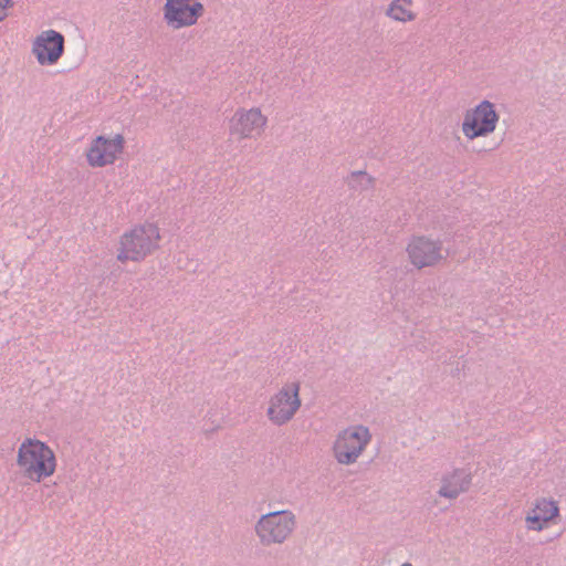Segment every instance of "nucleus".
Listing matches in <instances>:
<instances>
[{"label":"nucleus","instance_id":"obj_1","mask_svg":"<svg viewBox=\"0 0 566 566\" xmlns=\"http://www.w3.org/2000/svg\"><path fill=\"white\" fill-rule=\"evenodd\" d=\"M15 463L20 474L35 483L51 478L57 467L53 449L36 438H25L19 444Z\"/></svg>","mask_w":566,"mask_h":566},{"label":"nucleus","instance_id":"obj_2","mask_svg":"<svg viewBox=\"0 0 566 566\" xmlns=\"http://www.w3.org/2000/svg\"><path fill=\"white\" fill-rule=\"evenodd\" d=\"M161 233L157 223L145 221L126 230L118 240L117 260L142 262L160 244Z\"/></svg>","mask_w":566,"mask_h":566},{"label":"nucleus","instance_id":"obj_3","mask_svg":"<svg viewBox=\"0 0 566 566\" xmlns=\"http://www.w3.org/2000/svg\"><path fill=\"white\" fill-rule=\"evenodd\" d=\"M125 137L122 134L98 135L85 149V159L92 168H103L115 164L124 154Z\"/></svg>","mask_w":566,"mask_h":566},{"label":"nucleus","instance_id":"obj_4","mask_svg":"<svg viewBox=\"0 0 566 566\" xmlns=\"http://www.w3.org/2000/svg\"><path fill=\"white\" fill-rule=\"evenodd\" d=\"M300 389L298 381H291L271 397L268 417L273 423L284 424L294 417L301 407Z\"/></svg>","mask_w":566,"mask_h":566},{"label":"nucleus","instance_id":"obj_5","mask_svg":"<svg viewBox=\"0 0 566 566\" xmlns=\"http://www.w3.org/2000/svg\"><path fill=\"white\" fill-rule=\"evenodd\" d=\"M203 13L205 7L199 0H166L163 7L164 20L174 30L197 24Z\"/></svg>","mask_w":566,"mask_h":566},{"label":"nucleus","instance_id":"obj_6","mask_svg":"<svg viewBox=\"0 0 566 566\" xmlns=\"http://www.w3.org/2000/svg\"><path fill=\"white\" fill-rule=\"evenodd\" d=\"M268 124L259 107L239 108L229 120V133L234 139H252L261 136Z\"/></svg>","mask_w":566,"mask_h":566},{"label":"nucleus","instance_id":"obj_7","mask_svg":"<svg viewBox=\"0 0 566 566\" xmlns=\"http://www.w3.org/2000/svg\"><path fill=\"white\" fill-rule=\"evenodd\" d=\"M497 120L499 115L493 104L483 101L478 106L467 112L462 123V132L469 139L485 136L494 132Z\"/></svg>","mask_w":566,"mask_h":566},{"label":"nucleus","instance_id":"obj_8","mask_svg":"<svg viewBox=\"0 0 566 566\" xmlns=\"http://www.w3.org/2000/svg\"><path fill=\"white\" fill-rule=\"evenodd\" d=\"M367 428L356 426L340 432L334 443V454L339 463L349 464L356 461L369 442Z\"/></svg>","mask_w":566,"mask_h":566},{"label":"nucleus","instance_id":"obj_9","mask_svg":"<svg viewBox=\"0 0 566 566\" xmlns=\"http://www.w3.org/2000/svg\"><path fill=\"white\" fill-rule=\"evenodd\" d=\"M31 52L41 66L54 65L64 53V36L55 30H44L33 39Z\"/></svg>","mask_w":566,"mask_h":566},{"label":"nucleus","instance_id":"obj_10","mask_svg":"<svg viewBox=\"0 0 566 566\" xmlns=\"http://www.w3.org/2000/svg\"><path fill=\"white\" fill-rule=\"evenodd\" d=\"M294 524L295 518L291 512H273L260 518L256 533L264 543H281L291 534Z\"/></svg>","mask_w":566,"mask_h":566},{"label":"nucleus","instance_id":"obj_11","mask_svg":"<svg viewBox=\"0 0 566 566\" xmlns=\"http://www.w3.org/2000/svg\"><path fill=\"white\" fill-rule=\"evenodd\" d=\"M409 261L417 269L434 266L443 259L442 243L428 237H415L407 245Z\"/></svg>","mask_w":566,"mask_h":566},{"label":"nucleus","instance_id":"obj_12","mask_svg":"<svg viewBox=\"0 0 566 566\" xmlns=\"http://www.w3.org/2000/svg\"><path fill=\"white\" fill-rule=\"evenodd\" d=\"M559 516L556 501L541 497L534 501L525 515V525L530 531L541 532L555 524Z\"/></svg>","mask_w":566,"mask_h":566},{"label":"nucleus","instance_id":"obj_13","mask_svg":"<svg viewBox=\"0 0 566 566\" xmlns=\"http://www.w3.org/2000/svg\"><path fill=\"white\" fill-rule=\"evenodd\" d=\"M471 484V475L464 469H454L441 478L439 494L443 497L455 499L465 492Z\"/></svg>","mask_w":566,"mask_h":566},{"label":"nucleus","instance_id":"obj_14","mask_svg":"<svg viewBox=\"0 0 566 566\" xmlns=\"http://www.w3.org/2000/svg\"><path fill=\"white\" fill-rule=\"evenodd\" d=\"M388 17L399 22H410L416 19L412 0H394L387 10Z\"/></svg>","mask_w":566,"mask_h":566},{"label":"nucleus","instance_id":"obj_15","mask_svg":"<svg viewBox=\"0 0 566 566\" xmlns=\"http://www.w3.org/2000/svg\"><path fill=\"white\" fill-rule=\"evenodd\" d=\"M13 4V0H0V23L7 20Z\"/></svg>","mask_w":566,"mask_h":566},{"label":"nucleus","instance_id":"obj_16","mask_svg":"<svg viewBox=\"0 0 566 566\" xmlns=\"http://www.w3.org/2000/svg\"><path fill=\"white\" fill-rule=\"evenodd\" d=\"M356 177H360L361 179H367L369 181V178L367 177V175L363 174V172H358L355 175Z\"/></svg>","mask_w":566,"mask_h":566},{"label":"nucleus","instance_id":"obj_17","mask_svg":"<svg viewBox=\"0 0 566 566\" xmlns=\"http://www.w3.org/2000/svg\"><path fill=\"white\" fill-rule=\"evenodd\" d=\"M401 566H412V565H411V564H409V563H406V564H403V565H401Z\"/></svg>","mask_w":566,"mask_h":566}]
</instances>
